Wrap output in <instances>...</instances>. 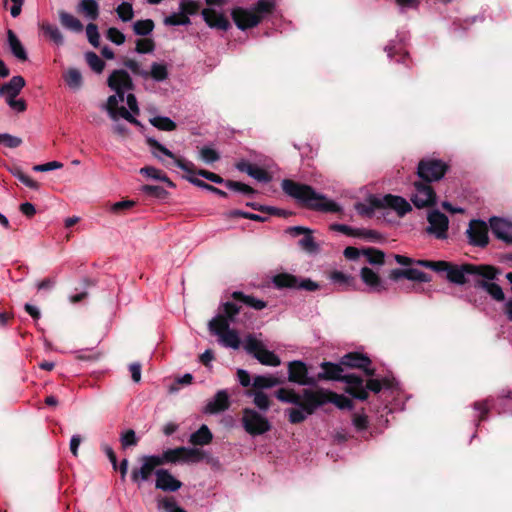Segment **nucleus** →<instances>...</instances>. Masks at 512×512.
<instances>
[{
    "instance_id": "1",
    "label": "nucleus",
    "mask_w": 512,
    "mask_h": 512,
    "mask_svg": "<svg viewBox=\"0 0 512 512\" xmlns=\"http://www.w3.org/2000/svg\"><path fill=\"white\" fill-rule=\"evenodd\" d=\"M109 88L115 91L107 99L105 108L112 120H117L119 117L125 119L129 123L141 126V123L133 116L124 106L119 107V103L125 99V93L134 89L133 81L126 70H114L107 79Z\"/></svg>"
},
{
    "instance_id": "2",
    "label": "nucleus",
    "mask_w": 512,
    "mask_h": 512,
    "mask_svg": "<svg viewBox=\"0 0 512 512\" xmlns=\"http://www.w3.org/2000/svg\"><path fill=\"white\" fill-rule=\"evenodd\" d=\"M417 265L433 270L438 274H445V278L454 284L463 285L467 283L468 276L477 275L487 279L495 277V270L490 266H477L473 264H454L448 261L439 260H417Z\"/></svg>"
},
{
    "instance_id": "3",
    "label": "nucleus",
    "mask_w": 512,
    "mask_h": 512,
    "mask_svg": "<svg viewBox=\"0 0 512 512\" xmlns=\"http://www.w3.org/2000/svg\"><path fill=\"white\" fill-rule=\"evenodd\" d=\"M283 191L294 198L302 206L320 212L337 213L341 210L340 206L329 200L326 196L317 193L311 186L301 184L290 179H284L281 183Z\"/></svg>"
},
{
    "instance_id": "4",
    "label": "nucleus",
    "mask_w": 512,
    "mask_h": 512,
    "mask_svg": "<svg viewBox=\"0 0 512 512\" xmlns=\"http://www.w3.org/2000/svg\"><path fill=\"white\" fill-rule=\"evenodd\" d=\"M276 7L273 0H258L250 8L234 7L231 17L238 29L245 31L258 26L264 18L271 15Z\"/></svg>"
},
{
    "instance_id": "5",
    "label": "nucleus",
    "mask_w": 512,
    "mask_h": 512,
    "mask_svg": "<svg viewBox=\"0 0 512 512\" xmlns=\"http://www.w3.org/2000/svg\"><path fill=\"white\" fill-rule=\"evenodd\" d=\"M229 326V323L222 317H213L208 324L210 333L216 335L223 346L238 349L241 344L240 337Z\"/></svg>"
},
{
    "instance_id": "6",
    "label": "nucleus",
    "mask_w": 512,
    "mask_h": 512,
    "mask_svg": "<svg viewBox=\"0 0 512 512\" xmlns=\"http://www.w3.org/2000/svg\"><path fill=\"white\" fill-rule=\"evenodd\" d=\"M244 349L263 365L276 367L281 363L280 358L273 351L267 350L264 344L252 334L246 336Z\"/></svg>"
},
{
    "instance_id": "7",
    "label": "nucleus",
    "mask_w": 512,
    "mask_h": 512,
    "mask_svg": "<svg viewBox=\"0 0 512 512\" xmlns=\"http://www.w3.org/2000/svg\"><path fill=\"white\" fill-rule=\"evenodd\" d=\"M448 164L440 159L425 158L417 166L418 177L427 183L439 181L448 171Z\"/></svg>"
},
{
    "instance_id": "8",
    "label": "nucleus",
    "mask_w": 512,
    "mask_h": 512,
    "mask_svg": "<svg viewBox=\"0 0 512 512\" xmlns=\"http://www.w3.org/2000/svg\"><path fill=\"white\" fill-rule=\"evenodd\" d=\"M139 462L141 466L133 468L130 474L131 481L137 485L148 481L153 473L155 474L156 468L161 466V462L156 455H144L139 458Z\"/></svg>"
},
{
    "instance_id": "9",
    "label": "nucleus",
    "mask_w": 512,
    "mask_h": 512,
    "mask_svg": "<svg viewBox=\"0 0 512 512\" xmlns=\"http://www.w3.org/2000/svg\"><path fill=\"white\" fill-rule=\"evenodd\" d=\"M243 427L250 435H262L271 429L268 419L253 409H245L243 412Z\"/></svg>"
},
{
    "instance_id": "10",
    "label": "nucleus",
    "mask_w": 512,
    "mask_h": 512,
    "mask_svg": "<svg viewBox=\"0 0 512 512\" xmlns=\"http://www.w3.org/2000/svg\"><path fill=\"white\" fill-rule=\"evenodd\" d=\"M413 186L414 191L411 194L410 200L416 208L430 207L436 203V193L430 183L416 181Z\"/></svg>"
},
{
    "instance_id": "11",
    "label": "nucleus",
    "mask_w": 512,
    "mask_h": 512,
    "mask_svg": "<svg viewBox=\"0 0 512 512\" xmlns=\"http://www.w3.org/2000/svg\"><path fill=\"white\" fill-rule=\"evenodd\" d=\"M273 283L277 288L303 289L307 291H316L319 285L311 279H298L289 273H280L274 276Z\"/></svg>"
},
{
    "instance_id": "12",
    "label": "nucleus",
    "mask_w": 512,
    "mask_h": 512,
    "mask_svg": "<svg viewBox=\"0 0 512 512\" xmlns=\"http://www.w3.org/2000/svg\"><path fill=\"white\" fill-rule=\"evenodd\" d=\"M372 204L377 208H390L399 216H404L412 210L410 203L403 197L387 194L382 197H372Z\"/></svg>"
},
{
    "instance_id": "13",
    "label": "nucleus",
    "mask_w": 512,
    "mask_h": 512,
    "mask_svg": "<svg viewBox=\"0 0 512 512\" xmlns=\"http://www.w3.org/2000/svg\"><path fill=\"white\" fill-rule=\"evenodd\" d=\"M288 380L303 386L317 385L315 376L308 375L307 365L301 360L291 361L288 364Z\"/></svg>"
},
{
    "instance_id": "14",
    "label": "nucleus",
    "mask_w": 512,
    "mask_h": 512,
    "mask_svg": "<svg viewBox=\"0 0 512 512\" xmlns=\"http://www.w3.org/2000/svg\"><path fill=\"white\" fill-rule=\"evenodd\" d=\"M329 403L327 397V390H304L303 395H300V403L296 406L303 408L309 415H311L318 407Z\"/></svg>"
},
{
    "instance_id": "15",
    "label": "nucleus",
    "mask_w": 512,
    "mask_h": 512,
    "mask_svg": "<svg viewBox=\"0 0 512 512\" xmlns=\"http://www.w3.org/2000/svg\"><path fill=\"white\" fill-rule=\"evenodd\" d=\"M469 243L477 247H485L489 242L488 226L482 220H471L466 231Z\"/></svg>"
},
{
    "instance_id": "16",
    "label": "nucleus",
    "mask_w": 512,
    "mask_h": 512,
    "mask_svg": "<svg viewBox=\"0 0 512 512\" xmlns=\"http://www.w3.org/2000/svg\"><path fill=\"white\" fill-rule=\"evenodd\" d=\"M427 219L429 222V226L427 228L428 233L434 235L438 239L447 238L449 220L444 213L438 210H433L428 214Z\"/></svg>"
},
{
    "instance_id": "17",
    "label": "nucleus",
    "mask_w": 512,
    "mask_h": 512,
    "mask_svg": "<svg viewBox=\"0 0 512 512\" xmlns=\"http://www.w3.org/2000/svg\"><path fill=\"white\" fill-rule=\"evenodd\" d=\"M340 363L349 368L361 369L368 376L374 375V369L370 368L371 360L364 354L350 352L341 358Z\"/></svg>"
},
{
    "instance_id": "18",
    "label": "nucleus",
    "mask_w": 512,
    "mask_h": 512,
    "mask_svg": "<svg viewBox=\"0 0 512 512\" xmlns=\"http://www.w3.org/2000/svg\"><path fill=\"white\" fill-rule=\"evenodd\" d=\"M147 143H148V145L153 150H157V151L161 152L162 154H164L165 156L173 159L174 163L176 164V166L179 167L181 170H183V171H185V172H187L189 174H195L196 173L195 165L191 161L185 160L183 158L176 157L175 154L172 151L167 149L165 146H163L156 139L148 138L147 139Z\"/></svg>"
},
{
    "instance_id": "19",
    "label": "nucleus",
    "mask_w": 512,
    "mask_h": 512,
    "mask_svg": "<svg viewBox=\"0 0 512 512\" xmlns=\"http://www.w3.org/2000/svg\"><path fill=\"white\" fill-rule=\"evenodd\" d=\"M155 487L165 492H175L182 487V482L176 479L167 469L155 471Z\"/></svg>"
},
{
    "instance_id": "20",
    "label": "nucleus",
    "mask_w": 512,
    "mask_h": 512,
    "mask_svg": "<svg viewBox=\"0 0 512 512\" xmlns=\"http://www.w3.org/2000/svg\"><path fill=\"white\" fill-rule=\"evenodd\" d=\"M341 381L347 383L346 392L358 400H366L368 392L363 385V379L356 374L342 375Z\"/></svg>"
},
{
    "instance_id": "21",
    "label": "nucleus",
    "mask_w": 512,
    "mask_h": 512,
    "mask_svg": "<svg viewBox=\"0 0 512 512\" xmlns=\"http://www.w3.org/2000/svg\"><path fill=\"white\" fill-rule=\"evenodd\" d=\"M490 228L493 235L507 243H512V223L502 218H491Z\"/></svg>"
},
{
    "instance_id": "22",
    "label": "nucleus",
    "mask_w": 512,
    "mask_h": 512,
    "mask_svg": "<svg viewBox=\"0 0 512 512\" xmlns=\"http://www.w3.org/2000/svg\"><path fill=\"white\" fill-rule=\"evenodd\" d=\"M203 20L210 28L227 31L231 24L223 13H217L215 10L205 8L201 11Z\"/></svg>"
},
{
    "instance_id": "23",
    "label": "nucleus",
    "mask_w": 512,
    "mask_h": 512,
    "mask_svg": "<svg viewBox=\"0 0 512 512\" xmlns=\"http://www.w3.org/2000/svg\"><path fill=\"white\" fill-rule=\"evenodd\" d=\"M236 168L240 171V172H245L247 173L250 177L256 179L257 181L259 182H269L271 180V177L269 175V173L259 167L258 165L256 164H253L247 160H241L239 161L237 164H236Z\"/></svg>"
},
{
    "instance_id": "24",
    "label": "nucleus",
    "mask_w": 512,
    "mask_h": 512,
    "mask_svg": "<svg viewBox=\"0 0 512 512\" xmlns=\"http://www.w3.org/2000/svg\"><path fill=\"white\" fill-rule=\"evenodd\" d=\"M229 404V395L227 391L219 390L215 396L207 402L204 412L208 414H217L228 409Z\"/></svg>"
},
{
    "instance_id": "25",
    "label": "nucleus",
    "mask_w": 512,
    "mask_h": 512,
    "mask_svg": "<svg viewBox=\"0 0 512 512\" xmlns=\"http://www.w3.org/2000/svg\"><path fill=\"white\" fill-rule=\"evenodd\" d=\"M329 279L340 291L355 290L357 287V279L341 271L335 270L331 272Z\"/></svg>"
},
{
    "instance_id": "26",
    "label": "nucleus",
    "mask_w": 512,
    "mask_h": 512,
    "mask_svg": "<svg viewBox=\"0 0 512 512\" xmlns=\"http://www.w3.org/2000/svg\"><path fill=\"white\" fill-rule=\"evenodd\" d=\"M322 372L318 373L315 377L317 382L320 380H337L341 381L342 379V366L341 363L336 364L332 362H322L321 363Z\"/></svg>"
},
{
    "instance_id": "27",
    "label": "nucleus",
    "mask_w": 512,
    "mask_h": 512,
    "mask_svg": "<svg viewBox=\"0 0 512 512\" xmlns=\"http://www.w3.org/2000/svg\"><path fill=\"white\" fill-rule=\"evenodd\" d=\"M25 86V79L20 76H13L9 82L3 84L0 87V96H5L8 98H16V96L21 92L23 87Z\"/></svg>"
},
{
    "instance_id": "28",
    "label": "nucleus",
    "mask_w": 512,
    "mask_h": 512,
    "mask_svg": "<svg viewBox=\"0 0 512 512\" xmlns=\"http://www.w3.org/2000/svg\"><path fill=\"white\" fill-rule=\"evenodd\" d=\"M7 41L11 53L20 61H26L28 55L17 35L12 30L7 31Z\"/></svg>"
},
{
    "instance_id": "29",
    "label": "nucleus",
    "mask_w": 512,
    "mask_h": 512,
    "mask_svg": "<svg viewBox=\"0 0 512 512\" xmlns=\"http://www.w3.org/2000/svg\"><path fill=\"white\" fill-rule=\"evenodd\" d=\"M362 281L374 291H381L384 289L379 275L369 267H363L360 272Z\"/></svg>"
},
{
    "instance_id": "30",
    "label": "nucleus",
    "mask_w": 512,
    "mask_h": 512,
    "mask_svg": "<svg viewBox=\"0 0 512 512\" xmlns=\"http://www.w3.org/2000/svg\"><path fill=\"white\" fill-rule=\"evenodd\" d=\"M213 435L207 425L201 427L189 437V443L194 446H204L212 442Z\"/></svg>"
},
{
    "instance_id": "31",
    "label": "nucleus",
    "mask_w": 512,
    "mask_h": 512,
    "mask_svg": "<svg viewBox=\"0 0 512 512\" xmlns=\"http://www.w3.org/2000/svg\"><path fill=\"white\" fill-rule=\"evenodd\" d=\"M58 15L60 23L65 29L71 30L76 33H80L83 31L84 27L82 22L72 14L64 10H61L59 11Z\"/></svg>"
},
{
    "instance_id": "32",
    "label": "nucleus",
    "mask_w": 512,
    "mask_h": 512,
    "mask_svg": "<svg viewBox=\"0 0 512 512\" xmlns=\"http://www.w3.org/2000/svg\"><path fill=\"white\" fill-rule=\"evenodd\" d=\"M40 30L57 46H61L64 44V37L60 29L56 25L51 24L49 22H43L40 25Z\"/></svg>"
},
{
    "instance_id": "33",
    "label": "nucleus",
    "mask_w": 512,
    "mask_h": 512,
    "mask_svg": "<svg viewBox=\"0 0 512 512\" xmlns=\"http://www.w3.org/2000/svg\"><path fill=\"white\" fill-rule=\"evenodd\" d=\"M232 297L234 300L239 301L255 310H262L267 306L265 301L257 299L250 295H246L240 291L233 292Z\"/></svg>"
},
{
    "instance_id": "34",
    "label": "nucleus",
    "mask_w": 512,
    "mask_h": 512,
    "mask_svg": "<svg viewBox=\"0 0 512 512\" xmlns=\"http://www.w3.org/2000/svg\"><path fill=\"white\" fill-rule=\"evenodd\" d=\"M78 11L84 14L86 18L95 21L99 16V4L96 0H81Z\"/></svg>"
},
{
    "instance_id": "35",
    "label": "nucleus",
    "mask_w": 512,
    "mask_h": 512,
    "mask_svg": "<svg viewBox=\"0 0 512 512\" xmlns=\"http://www.w3.org/2000/svg\"><path fill=\"white\" fill-rule=\"evenodd\" d=\"M63 78L65 83L70 89L78 90L83 83L82 75L76 68H69L64 74Z\"/></svg>"
},
{
    "instance_id": "36",
    "label": "nucleus",
    "mask_w": 512,
    "mask_h": 512,
    "mask_svg": "<svg viewBox=\"0 0 512 512\" xmlns=\"http://www.w3.org/2000/svg\"><path fill=\"white\" fill-rule=\"evenodd\" d=\"M281 383L282 380L272 375H258L254 377L252 385L256 389H267L277 386Z\"/></svg>"
},
{
    "instance_id": "37",
    "label": "nucleus",
    "mask_w": 512,
    "mask_h": 512,
    "mask_svg": "<svg viewBox=\"0 0 512 512\" xmlns=\"http://www.w3.org/2000/svg\"><path fill=\"white\" fill-rule=\"evenodd\" d=\"M157 456L161 462V465H164L166 463L183 462V449L182 447L167 449L161 455Z\"/></svg>"
},
{
    "instance_id": "38",
    "label": "nucleus",
    "mask_w": 512,
    "mask_h": 512,
    "mask_svg": "<svg viewBox=\"0 0 512 512\" xmlns=\"http://www.w3.org/2000/svg\"><path fill=\"white\" fill-rule=\"evenodd\" d=\"M183 449V462L185 463H198L204 460L205 452L199 448L182 447Z\"/></svg>"
},
{
    "instance_id": "39",
    "label": "nucleus",
    "mask_w": 512,
    "mask_h": 512,
    "mask_svg": "<svg viewBox=\"0 0 512 512\" xmlns=\"http://www.w3.org/2000/svg\"><path fill=\"white\" fill-rule=\"evenodd\" d=\"M148 73L149 77H151L156 82H162L168 78V69L166 64L163 63L153 62Z\"/></svg>"
},
{
    "instance_id": "40",
    "label": "nucleus",
    "mask_w": 512,
    "mask_h": 512,
    "mask_svg": "<svg viewBox=\"0 0 512 512\" xmlns=\"http://www.w3.org/2000/svg\"><path fill=\"white\" fill-rule=\"evenodd\" d=\"M239 312V306L232 302H226L223 304V312L221 314L216 315L215 317H222L230 325L231 323L235 322V318L239 314Z\"/></svg>"
},
{
    "instance_id": "41",
    "label": "nucleus",
    "mask_w": 512,
    "mask_h": 512,
    "mask_svg": "<svg viewBox=\"0 0 512 512\" xmlns=\"http://www.w3.org/2000/svg\"><path fill=\"white\" fill-rule=\"evenodd\" d=\"M327 397L329 398V403L335 404L340 409L353 408L352 400L345 395H340L327 390Z\"/></svg>"
},
{
    "instance_id": "42",
    "label": "nucleus",
    "mask_w": 512,
    "mask_h": 512,
    "mask_svg": "<svg viewBox=\"0 0 512 512\" xmlns=\"http://www.w3.org/2000/svg\"><path fill=\"white\" fill-rule=\"evenodd\" d=\"M154 22L151 19L137 20L133 24V31L136 35L147 36L154 30Z\"/></svg>"
},
{
    "instance_id": "43",
    "label": "nucleus",
    "mask_w": 512,
    "mask_h": 512,
    "mask_svg": "<svg viewBox=\"0 0 512 512\" xmlns=\"http://www.w3.org/2000/svg\"><path fill=\"white\" fill-rule=\"evenodd\" d=\"M276 397L281 402L297 405L300 403V395L292 389L280 388L276 391Z\"/></svg>"
},
{
    "instance_id": "44",
    "label": "nucleus",
    "mask_w": 512,
    "mask_h": 512,
    "mask_svg": "<svg viewBox=\"0 0 512 512\" xmlns=\"http://www.w3.org/2000/svg\"><path fill=\"white\" fill-rule=\"evenodd\" d=\"M298 244L308 253H317L319 251V245L315 242L311 229L310 232H306L303 235V238L299 240Z\"/></svg>"
},
{
    "instance_id": "45",
    "label": "nucleus",
    "mask_w": 512,
    "mask_h": 512,
    "mask_svg": "<svg viewBox=\"0 0 512 512\" xmlns=\"http://www.w3.org/2000/svg\"><path fill=\"white\" fill-rule=\"evenodd\" d=\"M150 123L162 131H173L176 128V123L166 116H156L150 119Z\"/></svg>"
},
{
    "instance_id": "46",
    "label": "nucleus",
    "mask_w": 512,
    "mask_h": 512,
    "mask_svg": "<svg viewBox=\"0 0 512 512\" xmlns=\"http://www.w3.org/2000/svg\"><path fill=\"white\" fill-rule=\"evenodd\" d=\"M85 60L94 72L101 73L104 70L105 62L95 52H87Z\"/></svg>"
},
{
    "instance_id": "47",
    "label": "nucleus",
    "mask_w": 512,
    "mask_h": 512,
    "mask_svg": "<svg viewBox=\"0 0 512 512\" xmlns=\"http://www.w3.org/2000/svg\"><path fill=\"white\" fill-rule=\"evenodd\" d=\"M200 9L199 2L195 0H180L179 1V11L186 15L187 17L193 16L198 13Z\"/></svg>"
},
{
    "instance_id": "48",
    "label": "nucleus",
    "mask_w": 512,
    "mask_h": 512,
    "mask_svg": "<svg viewBox=\"0 0 512 512\" xmlns=\"http://www.w3.org/2000/svg\"><path fill=\"white\" fill-rule=\"evenodd\" d=\"M116 13L119 19L123 22H129L134 17V10L132 4L125 1H123L116 7Z\"/></svg>"
},
{
    "instance_id": "49",
    "label": "nucleus",
    "mask_w": 512,
    "mask_h": 512,
    "mask_svg": "<svg viewBox=\"0 0 512 512\" xmlns=\"http://www.w3.org/2000/svg\"><path fill=\"white\" fill-rule=\"evenodd\" d=\"M405 279L421 283H427L432 280L429 274L415 268L405 269Z\"/></svg>"
},
{
    "instance_id": "50",
    "label": "nucleus",
    "mask_w": 512,
    "mask_h": 512,
    "mask_svg": "<svg viewBox=\"0 0 512 512\" xmlns=\"http://www.w3.org/2000/svg\"><path fill=\"white\" fill-rule=\"evenodd\" d=\"M164 23L169 26H187L191 24V21L189 17L183 15L179 11V13H173L167 16L164 20Z\"/></svg>"
},
{
    "instance_id": "51",
    "label": "nucleus",
    "mask_w": 512,
    "mask_h": 512,
    "mask_svg": "<svg viewBox=\"0 0 512 512\" xmlns=\"http://www.w3.org/2000/svg\"><path fill=\"white\" fill-rule=\"evenodd\" d=\"M385 51L390 59H393L395 55H399L400 58L397 59V62H405V59L408 57L406 52H403V48L401 45L395 44L393 41L390 42L386 47Z\"/></svg>"
},
{
    "instance_id": "52",
    "label": "nucleus",
    "mask_w": 512,
    "mask_h": 512,
    "mask_svg": "<svg viewBox=\"0 0 512 512\" xmlns=\"http://www.w3.org/2000/svg\"><path fill=\"white\" fill-rule=\"evenodd\" d=\"M124 66L126 68H128L134 75L136 76H140L142 77L143 79H148L149 78V73L147 70L143 69L141 67V64L139 62H137L136 60L134 59H127L124 61Z\"/></svg>"
},
{
    "instance_id": "53",
    "label": "nucleus",
    "mask_w": 512,
    "mask_h": 512,
    "mask_svg": "<svg viewBox=\"0 0 512 512\" xmlns=\"http://www.w3.org/2000/svg\"><path fill=\"white\" fill-rule=\"evenodd\" d=\"M140 173L155 180L171 183L165 173L152 166H146L141 168Z\"/></svg>"
},
{
    "instance_id": "54",
    "label": "nucleus",
    "mask_w": 512,
    "mask_h": 512,
    "mask_svg": "<svg viewBox=\"0 0 512 512\" xmlns=\"http://www.w3.org/2000/svg\"><path fill=\"white\" fill-rule=\"evenodd\" d=\"M482 286L485 290L497 301H503L505 298L504 292L500 285L493 282H483Z\"/></svg>"
},
{
    "instance_id": "55",
    "label": "nucleus",
    "mask_w": 512,
    "mask_h": 512,
    "mask_svg": "<svg viewBox=\"0 0 512 512\" xmlns=\"http://www.w3.org/2000/svg\"><path fill=\"white\" fill-rule=\"evenodd\" d=\"M225 186L230 190L240 192L246 195H252L255 193V190L252 187L238 181L227 180L225 182Z\"/></svg>"
},
{
    "instance_id": "56",
    "label": "nucleus",
    "mask_w": 512,
    "mask_h": 512,
    "mask_svg": "<svg viewBox=\"0 0 512 512\" xmlns=\"http://www.w3.org/2000/svg\"><path fill=\"white\" fill-rule=\"evenodd\" d=\"M473 408L479 413L477 416V423L478 426L481 421L486 420L487 414L490 411V404L489 400H483V401H477L473 404Z\"/></svg>"
},
{
    "instance_id": "57",
    "label": "nucleus",
    "mask_w": 512,
    "mask_h": 512,
    "mask_svg": "<svg viewBox=\"0 0 512 512\" xmlns=\"http://www.w3.org/2000/svg\"><path fill=\"white\" fill-rule=\"evenodd\" d=\"M155 49V43L150 38H142L136 40L135 51L139 54L151 53Z\"/></svg>"
},
{
    "instance_id": "58",
    "label": "nucleus",
    "mask_w": 512,
    "mask_h": 512,
    "mask_svg": "<svg viewBox=\"0 0 512 512\" xmlns=\"http://www.w3.org/2000/svg\"><path fill=\"white\" fill-rule=\"evenodd\" d=\"M86 35L88 38L89 43L97 48L100 45V34L98 32V27L94 23H89L86 26Z\"/></svg>"
},
{
    "instance_id": "59",
    "label": "nucleus",
    "mask_w": 512,
    "mask_h": 512,
    "mask_svg": "<svg viewBox=\"0 0 512 512\" xmlns=\"http://www.w3.org/2000/svg\"><path fill=\"white\" fill-rule=\"evenodd\" d=\"M290 423L298 424L303 422L309 415L303 408H291L287 410Z\"/></svg>"
},
{
    "instance_id": "60",
    "label": "nucleus",
    "mask_w": 512,
    "mask_h": 512,
    "mask_svg": "<svg viewBox=\"0 0 512 512\" xmlns=\"http://www.w3.org/2000/svg\"><path fill=\"white\" fill-rule=\"evenodd\" d=\"M22 144V139L8 133H0V145L8 148H17Z\"/></svg>"
},
{
    "instance_id": "61",
    "label": "nucleus",
    "mask_w": 512,
    "mask_h": 512,
    "mask_svg": "<svg viewBox=\"0 0 512 512\" xmlns=\"http://www.w3.org/2000/svg\"><path fill=\"white\" fill-rule=\"evenodd\" d=\"M365 255L367 256V260L370 264L373 265H382L384 263V253L377 249H367L365 250Z\"/></svg>"
},
{
    "instance_id": "62",
    "label": "nucleus",
    "mask_w": 512,
    "mask_h": 512,
    "mask_svg": "<svg viewBox=\"0 0 512 512\" xmlns=\"http://www.w3.org/2000/svg\"><path fill=\"white\" fill-rule=\"evenodd\" d=\"M106 37L109 41L116 45H122L126 40L125 35L115 27H111L107 30Z\"/></svg>"
},
{
    "instance_id": "63",
    "label": "nucleus",
    "mask_w": 512,
    "mask_h": 512,
    "mask_svg": "<svg viewBox=\"0 0 512 512\" xmlns=\"http://www.w3.org/2000/svg\"><path fill=\"white\" fill-rule=\"evenodd\" d=\"M200 157L205 163H214L219 160L218 152L210 147H203L200 150Z\"/></svg>"
},
{
    "instance_id": "64",
    "label": "nucleus",
    "mask_w": 512,
    "mask_h": 512,
    "mask_svg": "<svg viewBox=\"0 0 512 512\" xmlns=\"http://www.w3.org/2000/svg\"><path fill=\"white\" fill-rule=\"evenodd\" d=\"M120 441L122 447L125 449L127 447L137 445L138 439L136 437L135 431L129 429L121 435Z\"/></svg>"
}]
</instances>
